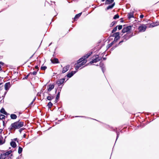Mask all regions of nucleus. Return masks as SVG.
I'll return each instance as SVG.
<instances>
[{
    "instance_id": "nucleus-1",
    "label": "nucleus",
    "mask_w": 159,
    "mask_h": 159,
    "mask_svg": "<svg viewBox=\"0 0 159 159\" xmlns=\"http://www.w3.org/2000/svg\"><path fill=\"white\" fill-rule=\"evenodd\" d=\"M92 53V52L88 53L86 55H84L83 57L79 59L78 61L77 64H75V69L77 70L81 66L86 63L87 61L86 59L91 55Z\"/></svg>"
},
{
    "instance_id": "nucleus-2",
    "label": "nucleus",
    "mask_w": 159,
    "mask_h": 159,
    "mask_svg": "<svg viewBox=\"0 0 159 159\" xmlns=\"http://www.w3.org/2000/svg\"><path fill=\"white\" fill-rule=\"evenodd\" d=\"M24 126V122L20 121V120L18 121L12 123L10 127L8 128V129L10 130L13 129H18L23 127Z\"/></svg>"
},
{
    "instance_id": "nucleus-3",
    "label": "nucleus",
    "mask_w": 159,
    "mask_h": 159,
    "mask_svg": "<svg viewBox=\"0 0 159 159\" xmlns=\"http://www.w3.org/2000/svg\"><path fill=\"white\" fill-rule=\"evenodd\" d=\"M131 26L130 25H124V27L122 29V31L123 33H131Z\"/></svg>"
},
{
    "instance_id": "nucleus-4",
    "label": "nucleus",
    "mask_w": 159,
    "mask_h": 159,
    "mask_svg": "<svg viewBox=\"0 0 159 159\" xmlns=\"http://www.w3.org/2000/svg\"><path fill=\"white\" fill-rule=\"evenodd\" d=\"M133 33H127L122 37L123 39L119 43V44L125 42L128 40L132 36Z\"/></svg>"
},
{
    "instance_id": "nucleus-5",
    "label": "nucleus",
    "mask_w": 159,
    "mask_h": 159,
    "mask_svg": "<svg viewBox=\"0 0 159 159\" xmlns=\"http://www.w3.org/2000/svg\"><path fill=\"white\" fill-rule=\"evenodd\" d=\"M95 57L96 58L95 59H93L90 62V63L93 64L96 63L101 60V58L99 57V55H96Z\"/></svg>"
},
{
    "instance_id": "nucleus-6",
    "label": "nucleus",
    "mask_w": 159,
    "mask_h": 159,
    "mask_svg": "<svg viewBox=\"0 0 159 159\" xmlns=\"http://www.w3.org/2000/svg\"><path fill=\"white\" fill-rule=\"evenodd\" d=\"M147 26L146 25L144 24H142L140 25V32H144Z\"/></svg>"
},
{
    "instance_id": "nucleus-7",
    "label": "nucleus",
    "mask_w": 159,
    "mask_h": 159,
    "mask_svg": "<svg viewBox=\"0 0 159 159\" xmlns=\"http://www.w3.org/2000/svg\"><path fill=\"white\" fill-rule=\"evenodd\" d=\"M159 25V21H156L153 22L149 26V27H153L154 26H157Z\"/></svg>"
},
{
    "instance_id": "nucleus-8",
    "label": "nucleus",
    "mask_w": 159,
    "mask_h": 159,
    "mask_svg": "<svg viewBox=\"0 0 159 159\" xmlns=\"http://www.w3.org/2000/svg\"><path fill=\"white\" fill-rule=\"evenodd\" d=\"M48 88L47 89L48 92H48H49L52 89H53L54 87V85L53 84H50L48 85Z\"/></svg>"
},
{
    "instance_id": "nucleus-9",
    "label": "nucleus",
    "mask_w": 159,
    "mask_h": 159,
    "mask_svg": "<svg viewBox=\"0 0 159 159\" xmlns=\"http://www.w3.org/2000/svg\"><path fill=\"white\" fill-rule=\"evenodd\" d=\"M76 71H72L67 74L66 76L67 77L70 78L75 73Z\"/></svg>"
},
{
    "instance_id": "nucleus-10",
    "label": "nucleus",
    "mask_w": 159,
    "mask_h": 159,
    "mask_svg": "<svg viewBox=\"0 0 159 159\" xmlns=\"http://www.w3.org/2000/svg\"><path fill=\"white\" fill-rule=\"evenodd\" d=\"M11 86V85L9 82L7 83L5 85V89L6 90H8Z\"/></svg>"
},
{
    "instance_id": "nucleus-11",
    "label": "nucleus",
    "mask_w": 159,
    "mask_h": 159,
    "mask_svg": "<svg viewBox=\"0 0 159 159\" xmlns=\"http://www.w3.org/2000/svg\"><path fill=\"white\" fill-rule=\"evenodd\" d=\"M70 67L69 65H67L63 68V70L62 71V73H64L66 72L68 70Z\"/></svg>"
},
{
    "instance_id": "nucleus-12",
    "label": "nucleus",
    "mask_w": 159,
    "mask_h": 159,
    "mask_svg": "<svg viewBox=\"0 0 159 159\" xmlns=\"http://www.w3.org/2000/svg\"><path fill=\"white\" fill-rule=\"evenodd\" d=\"M99 65L101 68L103 72V73L104 72V71L105 70V66L104 65V64L102 62H100L99 64Z\"/></svg>"
},
{
    "instance_id": "nucleus-13",
    "label": "nucleus",
    "mask_w": 159,
    "mask_h": 159,
    "mask_svg": "<svg viewBox=\"0 0 159 159\" xmlns=\"http://www.w3.org/2000/svg\"><path fill=\"white\" fill-rule=\"evenodd\" d=\"M49 96H48L47 99L49 101H51L54 98V96L52 95L51 94H48Z\"/></svg>"
},
{
    "instance_id": "nucleus-14",
    "label": "nucleus",
    "mask_w": 159,
    "mask_h": 159,
    "mask_svg": "<svg viewBox=\"0 0 159 159\" xmlns=\"http://www.w3.org/2000/svg\"><path fill=\"white\" fill-rule=\"evenodd\" d=\"M51 62L53 64L59 63L58 59L56 58H54L53 59H51Z\"/></svg>"
},
{
    "instance_id": "nucleus-15",
    "label": "nucleus",
    "mask_w": 159,
    "mask_h": 159,
    "mask_svg": "<svg viewBox=\"0 0 159 159\" xmlns=\"http://www.w3.org/2000/svg\"><path fill=\"white\" fill-rule=\"evenodd\" d=\"M115 5V2H113L112 4L108 6L105 9L106 10L112 9Z\"/></svg>"
},
{
    "instance_id": "nucleus-16",
    "label": "nucleus",
    "mask_w": 159,
    "mask_h": 159,
    "mask_svg": "<svg viewBox=\"0 0 159 159\" xmlns=\"http://www.w3.org/2000/svg\"><path fill=\"white\" fill-rule=\"evenodd\" d=\"M60 91L59 92L57 95L56 96L55 100V103H57L60 97Z\"/></svg>"
},
{
    "instance_id": "nucleus-17",
    "label": "nucleus",
    "mask_w": 159,
    "mask_h": 159,
    "mask_svg": "<svg viewBox=\"0 0 159 159\" xmlns=\"http://www.w3.org/2000/svg\"><path fill=\"white\" fill-rule=\"evenodd\" d=\"M114 0H106L105 4H110L114 2Z\"/></svg>"
},
{
    "instance_id": "nucleus-18",
    "label": "nucleus",
    "mask_w": 159,
    "mask_h": 159,
    "mask_svg": "<svg viewBox=\"0 0 159 159\" xmlns=\"http://www.w3.org/2000/svg\"><path fill=\"white\" fill-rule=\"evenodd\" d=\"M63 80H58L56 82V83L58 85V86H59L64 83V81ZM64 80H63V81Z\"/></svg>"
},
{
    "instance_id": "nucleus-19",
    "label": "nucleus",
    "mask_w": 159,
    "mask_h": 159,
    "mask_svg": "<svg viewBox=\"0 0 159 159\" xmlns=\"http://www.w3.org/2000/svg\"><path fill=\"white\" fill-rule=\"evenodd\" d=\"M120 32H116L113 34L112 36L115 37V38H120L119 36Z\"/></svg>"
},
{
    "instance_id": "nucleus-20",
    "label": "nucleus",
    "mask_w": 159,
    "mask_h": 159,
    "mask_svg": "<svg viewBox=\"0 0 159 159\" xmlns=\"http://www.w3.org/2000/svg\"><path fill=\"white\" fill-rule=\"evenodd\" d=\"M10 145L13 148H15L16 147V143L14 141H11L10 143Z\"/></svg>"
},
{
    "instance_id": "nucleus-21",
    "label": "nucleus",
    "mask_w": 159,
    "mask_h": 159,
    "mask_svg": "<svg viewBox=\"0 0 159 159\" xmlns=\"http://www.w3.org/2000/svg\"><path fill=\"white\" fill-rule=\"evenodd\" d=\"M128 18L130 19L131 18L134 17V14L133 13H128L127 15Z\"/></svg>"
},
{
    "instance_id": "nucleus-22",
    "label": "nucleus",
    "mask_w": 159,
    "mask_h": 159,
    "mask_svg": "<svg viewBox=\"0 0 159 159\" xmlns=\"http://www.w3.org/2000/svg\"><path fill=\"white\" fill-rule=\"evenodd\" d=\"M10 116L11 118L12 119H16L17 117V116L14 114H11Z\"/></svg>"
},
{
    "instance_id": "nucleus-23",
    "label": "nucleus",
    "mask_w": 159,
    "mask_h": 159,
    "mask_svg": "<svg viewBox=\"0 0 159 159\" xmlns=\"http://www.w3.org/2000/svg\"><path fill=\"white\" fill-rule=\"evenodd\" d=\"M0 112L5 115H7V112L5 111L3 108H2L0 111Z\"/></svg>"
},
{
    "instance_id": "nucleus-24",
    "label": "nucleus",
    "mask_w": 159,
    "mask_h": 159,
    "mask_svg": "<svg viewBox=\"0 0 159 159\" xmlns=\"http://www.w3.org/2000/svg\"><path fill=\"white\" fill-rule=\"evenodd\" d=\"M82 14V13H79L78 14L76 15L75 17L74 18V19L75 20L76 19H78L79 18V17Z\"/></svg>"
},
{
    "instance_id": "nucleus-25",
    "label": "nucleus",
    "mask_w": 159,
    "mask_h": 159,
    "mask_svg": "<svg viewBox=\"0 0 159 159\" xmlns=\"http://www.w3.org/2000/svg\"><path fill=\"white\" fill-rule=\"evenodd\" d=\"M7 156L4 153L1 154L0 156V159H5Z\"/></svg>"
},
{
    "instance_id": "nucleus-26",
    "label": "nucleus",
    "mask_w": 159,
    "mask_h": 159,
    "mask_svg": "<svg viewBox=\"0 0 159 159\" xmlns=\"http://www.w3.org/2000/svg\"><path fill=\"white\" fill-rule=\"evenodd\" d=\"M3 138L2 136H0V145L3 144L5 142L3 141Z\"/></svg>"
},
{
    "instance_id": "nucleus-27",
    "label": "nucleus",
    "mask_w": 159,
    "mask_h": 159,
    "mask_svg": "<svg viewBox=\"0 0 159 159\" xmlns=\"http://www.w3.org/2000/svg\"><path fill=\"white\" fill-rule=\"evenodd\" d=\"M37 71H34L33 72L30 73L29 74V75L30 76L33 75L35 76L37 74Z\"/></svg>"
},
{
    "instance_id": "nucleus-28",
    "label": "nucleus",
    "mask_w": 159,
    "mask_h": 159,
    "mask_svg": "<svg viewBox=\"0 0 159 159\" xmlns=\"http://www.w3.org/2000/svg\"><path fill=\"white\" fill-rule=\"evenodd\" d=\"M12 152V151L11 150H9V151L6 152V153H4V154H5V155L6 156H7L9 155H10Z\"/></svg>"
},
{
    "instance_id": "nucleus-29",
    "label": "nucleus",
    "mask_w": 159,
    "mask_h": 159,
    "mask_svg": "<svg viewBox=\"0 0 159 159\" xmlns=\"http://www.w3.org/2000/svg\"><path fill=\"white\" fill-rule=\"evenodd\" d=\"M22 148L20 147H19L18 153L19 154H20L22 151Z\"/></svg>"
},
{
    "instance_id": "nucleus-30",
    "label": "nucleus",
    "mask_w": 159,
    "mask_h": 159,
    "mask_svg": "<svg viewBox=\"0 0 159 159\" xmlns=\"http://www.w3.org/2000/svg\"><path fill=\"white\" fill-rule=\"evenodd\" d=\"M52 103L51 102H49L48 104V108H50L52 106Z\"/></svg>"
},
{
    "instance_id": "nucleus-31",
    "label": "nucleus",
    "mask_w": 159,
    "mask_h": 159,
    "mask_svg": "<svg viewBox=\"0 0 159 159\" xmlns=\"http://www.w3.org/2000/svg\"><path fill=\"white\" fill-rule=\"evenodd\" d=\"M117 23L116 21H114L111 22V23L110 24V27H112L113 26L115 25Z\"/></svg>"
},
{
    "instance_id": "nucleus-32",
    "label": "nucleus",
    "mask_w": 159,
    "mask_h": 159,
    "mask_svg": "<svg viewBox=\"0 0 159 159\" xmlns=\"http://www.w3.org/2000/svg\"><path fill=\"white\" fill-rule=\"evenodd\" d=\"M119 15L118 14H117L114 16L113 18L114 19H116L119 18Z\"/></svg>"
},
{
    "instance_id": "nucleus-33",
    "label": "nucleus",
    "mask_w": 159,
    "mask_h": 159,
    "mask_svg": "<svg viewBox=\"0 0 159 159\" xmlns=\"http://www.w3.org/2000/svg\"><path fill=\"white\" fill-rule=\"evenodd\" d=\"M5 116L2 114L0 115V119H3L5 118Z\"/></svg>"
},
{
    "instance_id": "nucleus-34",
    "label": "nucleus",
    "mask_w": 159,
    "mask_h": 159,
    "mask_svg": "<svg viewBox=\"0 0 159 159\" xmlns=\"http://www.w3.org/2000/svg\"><path fill=\"white\" fill-rule=\"evenodd\" d=\"M117 27H118V29L119 30H121L122 28V25H119L116 26Z\"/></svg>"
},
{
    "instance_id": "nucleus-35",
    "label": "nucleus",
    "mask_w": 159,
    "mask_h": 159,
    "mask_svg": "<svg viewBox=\"0 0 159 159\" xmlns=\"http://www.w3.org/2000/svg\"><path fill=\"white\" fill-rule=\"evenodd\" d=\"M4 63L2 62H0V70H2V66H3L4 65Z\"/></svg>"
},
{
    "instance_id": "nucleus-36",
    "label": "nucleus",
    "mask_w": 159,
    "mask_h": 159,
    "mask_svg": "<svg viewBox=\"0 0 159 159\" xmlns=\"http://www.w3.org/2000/svg\"><path fill=\"white\" fill-rule=\"evenodd\" d=\"M47 69V67L46 66H42L41 68V69L42 70H45Z\"/></svg>"
},
{
    "instance_id": "nucleus-37",
    "label": "nucleus",
    "mask_w": 159,
    "mask_h": 159,
    "mask_svg": "<svg viewBox=\"0 0 159 159\" xmlns=\"http://www.w3.org/2000/svg\"><path fill=\"white\" fill-rule=\"evenodd\" d=\"M117 28L116 26L114 28V29L112 31V33H113L114 32H116L117 30Z\"/></svg>"
},
{
    "instance_id": "nucleus-38",
    "label": "nucleus",
    "mask_w": 159,
    "mask_h": 159,
    "mask_svg": "<svg viewBox=\"0 0 159 159\" xmlns=\"http://www.w3.org/2000/svg\"><path fill=\"white\" fill-rule=\"evenodd\" d=\"M120 38H115L113 42H116Z\"/></svg>"
},
{
    "instance_id": "nucleus-39",
    "label": "nucleus",
    "mask_w": 159,
    "mask_h": 159,
    "mask_svg": "<svg viewBox=\"0 0 159 159\" xmlns=\"http://www.w3.org/2000/svg\"><path fill=\"white\" fill-rule=\"evenodd\" d=\"M119 132H117V136H116V140L118 139V138L119 137Z\"/></svg>"
},
{
    "instance_id": "nucleus-40",
    "label": "nucleus",
    "mask_w": 159,
    "mask_h": 159,
    "mask_svg": "<svg viewBox=\"0 0 159 159\" xmlns=\"http://www.w3.org/2000/svg\"><path fill=\"white\" fill-rule=\"evenodd\" d=\"M116 47H117V46H116L114 47H113L111 49V51H113L114 49H115L116 48Z\"/></svg>"
},
{
    "instance_id": "nucleus-41",
    "label": "nucleus",
    "mask_w": 159,
    "mask_h": 159,
    "mask_svg": "<svg viewBox=\"0 0 159 159\" xmlns=\"http://www.w3.org/2000/svg\"><path fill=\"white\" fill-rule=\"evenodd\" d=\"M24 128H20L19 130V131L20 132V133H21L22 131L24 130Z\"/></svg>"
},
{
    "instance_id": "nucleus-42",
    "label": "nucleus",
    "mask_w": 159,
    "mask_h": 159,
    "mask_svg": "<svg viewBox=\"0 0 159 159\" xmlns=\"http://www.w3.org/2000/svg\"><path fill=\"white\" fill-rule=\"evenodd\" d=\"M144 17V15L143 14H141L140 15V18L141 19L143 18Z\"/></svg>"
},
{
    "instance_id": "nucleus-43",
    "label": "nucleus",
    "mask_w": 159,
    "mask_h": 159,
    "mask_svg": "<svg viewBox=\"0 0 159 159\" xmlns=\"http://www.w3.org/2000/svg\"><path fill=\"white\" fill-rule=\"evenodd\" d=\"M112 43H113V42H112L111 43L108 44V48L110 47H111L112 46Z\"/></svg>"
},
{
    "instance_id": "nucleus-44",
    "label": "nucleus",
    "mask_w": 159,
    "mask_h": 159,
    "mask_svg": "<svg viewBox=\"0 0 159 159\" xmlns=\"http://www.w3.org/2000/svg\"><path fill=\"white\" fill-rule=\"evenodd\" d=\"M35 68L37 70V71H38L39 70V67L37 65L35 66Z\"/></svg>"
},
{
    "instance_id": "nucleus-45",
    "label": "nucleus",
    "mask_w": 159,
    "mask_h": 159,
    "mask_svg": "<svg viewBox=\"0 0 159 159\" xmlns=\"http://www.w3.org/2000/svg\"><path fill=\"white\" fill-rule=\"evenodd\" d=\"M35 100V99H34L33 100V101H32V102L30 103V105H32V104H33V102H34V101Z\"/></svg>"
},
{
    "instance_id": "nucleus-46",
    "label": "nucleus",
    "mask_w": 159,
    "mask_h": 159,
    "mask_svg": "<svg viewBox=\"0 0 159 159\" xmlns=\"http://www.w3.org/2000/svg\"><path fill=\"white\" fill-rule=\"evenodd\" d=\"M2 130L1 129H0V134L2 132Z\"/></svg>"
},
{
    "instance_id": "nucleus-47",
    "label": "nucleus",
    "mask_w": 159,
    "mask_h": 159,
    "mask_svg": "<svg viewBox=\"0 0 159 159\" xmlns=\"http://www.w3.org/2000/svg\"><path fill=\"white\" fill-rule=\"evenodd\" d=\"M17 138H15V139H14V140L15 141H17Z\"/></svg>"
},
{
    "instance_id": "nucleus-48",
    "label": "nucleus",
    "mask_w": 159,
    "mask_h": 159,
    "mask_svg": "<svg viewBox=\"0 0 159 159\" xmlns=\"http://www.w3.org/2000/svg\"><path fill=\"white\" fill-rule=\"evenodd\" d=\"M103 60H105L107 58H106V57H103Z\"/></svg>"
},
{
    "instance_id": "nucleus-49",
    "label": "nucleus",
    "mask_w": 159,
    "mask_h": 159,
    "mask_svg": "<svg viewBox=\"0 0 159 159\" xmlns=\"http://www.w3.org/2000/svg\"><path fill=\"white\" fill-rule=\"evenodd\" d=\"M28 76H30L29 75H29H27L26 77H25V79H27V77H28Z\"/></svg>"
},
{
    "instance_id": "nucleus-50",
    "label": "nucleus",
    "mask_w": 159,
    "mask_h": 159,
    "mask_svg": "<svg viewBox=\"0 0 159 159\" xmlns=\"http://www.w3.org/2000/svg\"><path fill=\"white\" fill-rule=\"evenodd\" d=\"M65 78H62V79H61L60 80H65Z\"/></svg>"
},
{
    "instance_id": "nucleus-51",
    "label": "nucleus",
    "mask_w": 159,
    "mask_h": 159,
    "mask_svg": "<svg viewBox=\"0 0 159 159\" xmlns=\"http://www.w3.org/2000/svg\"><path fill=\"white\" fill-rule=\"evenodd\" d=\"M105 0H101L102 1V2H104V1H105Z\"/></svg>"
},
{
    "instance_id": "nucleus-52",
    "label": "nucleus",
    "mask_w": 159,
    "mask_h": 159,
    "mask_svg": "<svg viewBox=\"0 0 159 159\" xmlns=\"http://www.w3.org/2000/svg\"><path fill=\"white\" fill-rule=\"evenodd\" d=\"M33 55H32V56L30 57V58H32V57H33Z\"/></svg>"
},
{
    "instance_id": "nucleus-53",
    "label": "nucleus",
    "mask_w": 159,
    "mask_h": 159,
    "mask_svg": "<svg viewBox=\"0 0 159 159\" xmlns=\"http://www.w3.org/2000/svg\"><path fill=\"white\" fill-rule=\"evenodd\" d=\"M38 79V77H36V78H34V79Z\"/></svg>"
},
{
    "instance_id": "nucleus-54",
    "label": "nucleus",
    "mask_w": 159,
    "mask_h": 159,
    "mask_svg": "<svg viewBox=\"0 0 159 159\" xmlns=\"http://www.w3.org/2000/svg\"><path fill=\"white\" fill-rule=\"evenodd\" d=\"M142 21V20H140V21H139V22L140 23Z\"/></svg>"
},
{
    "instance_id": "nucleus-55",
    "label": "nucleus",
    "mask_w": 159,
    "mask_h": 159,
    "mask_svg": "<svg viewBox=\"0 0 159 159\" xmlns=\"http://www.w3.org/2000/svg\"><path fill=\"white\" fill-rule=\"evenodd\" d=\"M2 83H0V87H1V85H2Z\"/></svg>"
},
{
    "instance_id": "nucleus-56",
    "label": "nucleus",
    "mask_w": 159,
    "mask_h": 159,
    "mask_svg": "<svg viewBox=\"0 0 159 159\" xmlns=\"http://www.w3.org/2000/svg\"><path fill=\"white\" fill-rule=\"evenodd\" d=\"M25 135L24 134V137H25Z\"/></svg>"
},
{
    "instance_id": "nucleus-57",
    "label": "nucleus",
    "mask_w": 159,
    "mask_h": 159,
    "mask_svg": "<svg viewBox=\"0 0 159 159\" xmlns=\"http://www.w3.org/2000/svg\"><path fill=\"white\" fill-rule=\"evenodd\" d=\"M25 78H23L22 80H24Z\"/></svg>"
},
{
    "instance_id": "nucleus-58",
    "label": "nucleus",
    "mask_w": 159,
    "mask_h": 159,
    "mask_svg": "<svg viewBox=\"0 0 159 159\" xmlns=\"http://www.w3.org/2000/svg\"><path fill=\"white\" fill-rule=\"evenodd\" d=\"M76 117H79V116H76Z\"/></svg>"
},
{
    "instance_id": "nucleus-59",
    "label": "nucleus",
    "mask_w": 159,
    "mask_h": 159,
    "mask_svg": "<svg viewBox=\"0 0 159 159\" xmlns=\"http://www.w3.org/2000/svg\"><path fill=\"white\" fill-rule=\"evenodd\" d=\"M53 3H55V2H53Z\"/></svg>"
},
{
    "instance_id": "nucleus-60",
    "label": "nucleus",
    "mask_w": 159,
    "mask_h": 159,
    "mask_svg": "<svg viewBox=\"0 0 159 159\" xmlns=\"http://www.w3.org/2000/svg\"><path fill=\"white\" fill-rule=\"evenodd\" d=\"M1 78V77H0V78Z\"/></svg>"
}]
</instances>
